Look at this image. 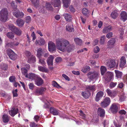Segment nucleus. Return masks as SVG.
<instances>
[{"instance_id": "obj_1", "label": "nucleus", "mask_w": 127, "mask_h": 127, "mask_svg": "<svg viewBox=\"0 0 127 127\" xmlns=\"http://www.w3.org/2000/svg\"><path fill=\"white\" fill-rule=\"evenodd\" d=\"M56 43L57 49L63 52L67 51L70 52L75 49L74 45L70 44L68 41L64 39H57Z\"/></svg>"}, {"instance_id": "obj_2", "label": "nucleus", "mask_w": 127, "mask_h": 127, "mask_svg": "<svg viewBox=\"0 0 127 127\" xmlns=\"http://www.w3.org/2000/svg\"><path fill=\"white\" fill-rule=\"evenodd\" d=\"M0 20L1 21L5 22L8 18V12L7 9L6 8H2L0 11Z\"/></svg>"}, {"instance_id": "obj_3", "label": "nucleus", "mask_w": 127, "mask_h": 127, "mask_svg": "<svg viewBox=\"0 0 127 127\" xmlns=\"http://www.w3.org/2000/svg\"><path fill=\"white\" fill-rule=\"evenodd\" d=\"M9 27L10 30L17 35H20L22 34V31L19 28L14 26L13 25H9Z\"/></svg>"}, {"instance_id": "obj_4", "label": "nucleus", "mask_w": 127, "mask_h": 127, "mask_svg": "<svg viewBox=\"0 0 127 127\" xmlns=\"http://www.w3.org/2000/svg\"><path fill=\"white\" fill-rule=\"evenodd\" d=\"M106 65L110 69L114 68L116 65L115 60L114 59H109L106 63Z\"/></svg>"}, {"instance_id": "obj_5", "label": "nucleus", "mask_w": 127, "mask_h": 127, "mask_svg": "<svg viewBox=\"0 0 127 127\" xmlns=\"http://www.w3.org/2000/svg\"><path fill=\"white\" fill-rule=\"evenodd\" d=\"M7 53L9 58L12 60H15L17 58V55L11 49H8L7 50Z\"/></svg>"}, {"instance_id": "obj_6", "label": "nucleus", "mask_w": 127, "mask_h": 127, "mask_svg": "<svg viewBox=\"0 0 127 127\" xmlns=\"http://www.w3.org/2000/svg\"><path fill=\"white\" fill-rule=\"evenodd\" d=\"M97 73L95 71L89 72L87 74L88 78L90 80H93L95 79L98 75Z\"/></svg>"}, {"instance_id": "obj_7", "label": "nucleus", "mask_w": 127, "mask_h": 127, "mask_svg": "<svg viewBox=\"0 0 127 127\" xmlns=\"http://www.w3.org/2000/svg\"><path fill=\"white\" fill-rule=\"evenodd\" d=\"M110 99L109 97H106L101 102V105L103 107H105L110 104Z\"/></svg>"}, {"instance_id": "obj_8", "label": "nucleus", "mask_w": 127, "mask_h": 127, "mask_svg": "<svg viewBox=\"0 0 127 127\" xmlns=\"http://www.w3.org/2000/svg\"><path fill=\"white\" fill-rule=\"evenodd\" d=\"M48 48L49 51L52 52L56 50L55 44L52 41H49L48 43Z\"/></svg>"}, {"instance_id": "obj_9", "label": "nucleus", "mask_w": 127, "mask_h": 127, "mask_svg": "<svg viewBox=\"0 0 127 127\" xmlns=\"http://www.w3.org/2000/svg\"><path fill=\"white\" fill-rule=\"evenodd\" d=\"M35 83L38 86L41 85L44 83L43 80L39 76H38L34 80Z\"/></svg>"}, {"instance_id": "obj_10", "label": "nucleus", "mask_w": 127, "mask_h": 127, "mask_svg": "<svg viewBox=\"0 0 127 127\" xmlns=\"http://www.w3.org/2000/svg\"><path fill=\"white\" fill-rule=\"evenodd\" d=\"M18 110L17 108L14 107L11 108L9 111V114L12 117H14L18 112Z\"/></svg>"}, {"instance_id": "obj_11", "label": "nucleus", "mask_w": 127, "mask_h": 127, "mask_svg": "<svg viewBox=\"0 0 127 127\" xmlns=\"http://www.w3.org/2000/svg\"><path fill=\"white\" fill-rule=\"evenodd\" d=\"M110 110L112 113L115 114L118 111V106L115 103H113L111 106Z\"/></svg>"}, {"instance_id": "obj_12", "label": "nucleus", "mask_w": 127, "mask_h": 127, "mask_svg": "<svg viewBox=\"0 0 127 127\" xmlns=\"http://www.w3.org/2000/svg\"><path fill=\"white\" fill-rule=\"evenodd\" d=\"M97 113L100 117H104L105 116V110L101 107L97 109Z\"/></svg>"}, {"instance_id": "obj_13", "label": "nucleus", "mask_w": 127, "mask_h": 127, "mask_svg": "<svg viewBox=\"0 0 127 127\" xmlns=\"http://www.w3.org/2000/svg\"><path fill=\"white\" fill-rule=\"evenodd\" d=\"M50 112L54 115H57L59 114L60 111L54 107H51L50 109Z\"/></svg>"}, {"instance_id": "obj_14", "label": "nucleus", "mask_w": 127, "mask_h": 127, "mask_svg": "<svg viewBox=\"0 0 127 127\" xmlns=\"http://www.w3.org/2000/svg\"><path fill=\"white\" fill-rule=\"evenodd\" d=\"M45 41L43 38L40 37L38 39H36L35 42L36 45L42 46L44 45Z\"/></svg>"}, {"instance_id": "obj_15", "label": "nucleus", "mask_w": 127, "mask_h": 127, "mask_svg": "<svg viewBox=\"0 0 127 127\" xmlns=\"http://www.w3.org/2000/svg\"><path fill=\"white\" fill-rule=\"evenodd\" d=\"M120 62L119 66L121 67H125L126 63V58L125 56H123L121 57L120 59Z\"/></svg>"}, {"instance_id": "obj_16", "label": "nucleus", "mask_w": 127, "mask_h": 127, "mask_svg": "<svg viewBox=\"0 0 127 127\" xmlns=\"http://www.w3.org/2000/svg\"><path fill=\"white\" fill-rule=\"evenodd\" d=\"M17 25L20 28L22 27L25 23V21L21 19L18 18L16 20Z\"/></svg>"}, {"instance_id": "obj_17", "label": "nucleus", "mask_w": 127, "mask_h": 127, "mask_svg": "<svg viewBox=\"0 0 127 127\" xmlns=\"http://www.w3.org/2000/svg\"><path fill=\"white\" fill-rule=\"evenodd\" d=\"M38 76V75H36L34 73H30L27 74L26 76V77L31 79L32 80H35Z\"/></svg>"}, {"instance_id": "obj_18", "label": "nucleus", "mask_w": 127, "mask_h": 127, "mask_svg": "<svg viewBox=\"0 0 127 127\" xmlns=\"http://www.w3.org/2000/svg\"><path fill=\"white\" fill-rule=\"evenodd\" d=\"M45 90V88L42 87L40 88L37 89L35 90V93L36 95H41L43 94V91Z\"/></svg>"}, {"instance_id": "obj_19", "label": "nucleus", "mask_w": 127, "mask_h": 127, "mask_svg": "<svg viewBox=\"0 0 127 127\" xmlns=\"http://www.w3.org/2000/svg\"><path fill=\"white\" fill-rule=\"evenodd\" d=\"M36 61V59L35 56L34 55H31V56L28 58L27 62L30 64L35 63Z\"/></svg>"}, {"instance_id": "obj_20", "label": "nucleus", "mask_w": 127, "mask_h": 127, "mask_svg": "<svg viewBox=\"0 0 127 127\" xmlns=\"http://www.w3.org/2000/svg\"><path fill=\"white\" fill-rule=\"evenodd\" d=\"M106 78V79L108 81H111L113 77V73L111 72H108L105 74Z\"/></svg>"}, {"instance_id": "obj_21", "label": "nucleus", "mask_w": 127, "mask_h": 127, "mask_svg": "<svg viewBox=\"0 0 127 127\" xmlns=\"http://www.w3.org/2000/svg\"><path fill=\"white\" fill-rule=\"evenodd\" d=\"M121 19L124 22L127 20V13L125 11H122L120 14Z\"/></svg>"}, {"instance_id": "obj_22", "label": "nucleus", "mask_w": 127, "mask_h": 127, "mask_svg": "<svg viewBox=\"0 0 127 127\" xmlns=\"http://www.w3.org/2000/svg\"><path fill=\"white\" fill-rule=\"evenodd\" d=\"M51 3L55 7H59L60 6L61 4L60 0H52Z\"/></svg>"}, {"instance_id": "obj_23", "label": "nucleus", "mask_w": 127, "mask_h": 127, "mask_svg": "<svg viewBox=\"0 0 127 127\" xmlns=\"http://www.w3.org/2000/svg\"><path fill=\"white\" fill-rule=\"evenodd\" d=\"M54 59L53 56L51 55L48 57L47 59V63L49 65H53V61Z\"/></svg>"}, {"instance_id": "obj_24", "label": "nucleus", "mask_w": 127, "mask_h": 127, "mask_svg": "<svg viewBox=\"0 0 127 127\" xmlns=\"http://www.w3.org/2000/svg\"><path fill=\"white\" fill-rule=\"evenodd\" d=\"M82 96L86 98H88L90 96L91 94L90 92L88 91L82 92Z\"/></svg>"}, {"instance_id": "obj_25", "label": "nucleus", "mask_w": 127, "mask_h": 127, "mask_svg": "<svg viewBox=\"0 0 127 127\" xmlns=\"http://www.w3.org/2000/svg\"><path fill=\"white\" fill-rule=\"evenodd\" d=\"M108 95L111 97H113L115 96V92L113 91H111L110 89H107L106 91Z\"/></svg>"}, {"instance_id": "obj_26", "label": "nucleus", "mask_w": 127, "mask_h": 127, "mask_svg": "<svg viewBox=\"0 0 127 127\" xmlns=\"http://www.w3.org/2000/svg\"><path fill=\"white\" fill-rule=\"evenodd\" d=\"M63 15L66 21L68 22L71 21L72 17L68 13H65L63 14Z\"/></svg>"}, {"instance_id": "obj_27", "label": "nucleus", "mask_w": 127, "mask_h": 127, "mask_svg": "<svg viewBox=\"0 0 127 127\" xmlns=\"http://www.w3.org/2000/svg\"><path fill=\"white\" fill-rule=\"evenodd\" d=\"M9 117L6 114L3 115L2 117V121L4 123H7L9 121Z\"/></svg>"}, {"instance_id": "obj_28", "label": "nucleus", "mask_w": 127, "mask_h": 127, "mask_svg": "<svg viewBox=\"0 0 127 127\" xmlns=\"http://www.w3.org/2000/svg\"><path fill=\"white\" fill-rule=\"evenodd\" d=\"M38 70L40 71L45 72H47L48 71L47 69L45 67L38 66Z\"/></svg>"}, {"instance_id": "obj_29", "label": "nucleus", "mask_w": 127, "mask_h": 127, "mask_svg": "<svg viewBox=\"0 0 127 127\" xmlns=\"http://www.w3.org/2000/svg\"><path fill=\"white\" fill-rule=\"evenodd\" d=\"M112 29V27L109 25L108 27L104 28L103 30V32L104 33H107L110 32Z\"/></svg>"}, {"instance_id": "obj_30", "label": "nucleus", "mask_w": 127, "mask_h": 127, "mask_svg": "<svg viewBox=\"0 0 127 127\" xmlns=\"http://www.w3.org/2000/svg\"><path fill=\"white\" fill-rule=\"evenodd\" d=\"M63 0L64 7L66 8H68L70 3V0Z\"/></svg>"}, {"instance_id": "obj_31", "label": "nucleus", "mask_w": 127, "mask_h": 127, "mask_svg": "<svg viewBox=\"0 0 127 127\" xmlns=\"http://www.w3.org/2000/svg\"><path fill=\"white\" fill-rule=\"evenodd\" d=\"M115 72L116 74V76L118 78H121L122 75V73L120 71L115 70Z\"/></svg>"}, {"instance_id": "obj_32", "label": "nucleus", "mask_w": 127, "mask_h": 127, "mask_svg": "<svg viewBox=\"0 0 127 127\" xmlns=\"http://www.w3.org/2000/svg\"><path fill=\"white\" fill-rule=\"evenodd\" d=\"M37 56L38 57H41L43 51V49L41 48L38 49L37 51Z\"/></svg>"}, {"instance_id": "obj_33", "label": "nucleus", "mask_w": 127, "mask_h": 127, "mask_svg": "<svg viewBox=\"0 0 127 127\" xmlns=\"http://www.w3.org/2000/svg\"><path fill=\"white\" fill-rule=\"evenodd\" d=\"M116 42L115 39L114 38H111L108 42V45H113Z\"/></svg>"}, {"instance_id": "obj_34", "label": "nucleus", "mask_w": 127, "mask_h": 127, "mask_svg": "<svg viewBox=\"0 0 127 127\" xmlns=\"http://www.w3.org/2000/svg\"><path fill=\"white\" fill-rule=\"evenodd\" d=\"M90 70V66H87L83 67L81 70V71L85 73L89 71Z\"/></svg>"}, {"instance_id": "obj_35", "label": "nucleus", "mask_w": 127, "mask_h": 127, "mask_svg": "<svg viewBox=\"0 0 127 127\" xmlns=\"http://www.w3.org/2000/svg\"><path fill=\"white\" fill-rule=\"evenodd\" d=\"M21 70L22 73L26 77V76L28 74L27 73L28 71V70L25 68L23 67L21 68Z\"/></svg>"}, {"instance_id": "obj_36", "label": "nucleus", "mask_w": 127, "mask_h": 127, "mask_svg": "<svg viewBox=\"0 0 127 127\" xmlns=\"http://www.w3.org/2000/svg\"><path fill=\"white\" fill-rule=\"evenodd\" d=\"M66 30L67 31L70 32L73 31L74 29L73 28L71 27L69 25H67L66 26Z\"/></svg>"}, {"instance_id": "obj_37", "label": "nucleus", "mask_w": 127, "mask_h": 127, "mask_svg": "<svg viewBox=\"0 0 127 127\" xmlns=\"http://www.w3.org/2000/svg\"><path fill=\"white\" fill-rule=\"evenodd\" d=\"M82 13L83 15L87 17H88V14L89 13V11L88 9L86 8H83L82 11Z\"/></svg>"}, {"instance_id": "obj_38", "label": "nucleus", "mask_w": 127, "mask_h": 127, "mask_svg": "<svg viewBox=\"0 0 127 127\" xmlns=\"http://www.w3.org/2000/svg\"><path fill=\"white\" fill-rule=\"evenodd\" d=\"M87 89L93 92L95 90V86L91 85L87 87Z\"/></svg>"}, {"instance_id": "obj_39", "label": "nucleus", "mask_w": 127, "mask_h": 127, "mask_svg": "<svg viewBox=\"0 0 127 127\" xmlns=\"http://www.w3.org/2000/svg\"><path fill=\"white\" fill-rule=\"evenodd\" d=\"M74 40L76 43L78 45H80L82 44V40L78 38H74Z\"/></svg>"}, {"instance_id": "obj_40", "label": "nucleus", "mask_w": 127, "mask_h": 127, "mask_svg": "<svg viewBox=\"0 0 127 127\" xmlns=\"http://www.w3.org/2000/svg\"><path fill=\"white\" fill-rule=\"evenodd\" d=\"M118 15V13L116 11H114L111 14L112 17L114 19H115L117 17Z\"/></svg>"}, {"instance_id": "obj_41", "label": "nucleus", "mask_w": 127, "mask_h": 127, "mask_svg": "<svg viewBox=\"0 0 127 127\" xmlns=\"http://www.w3.org/2000/svg\"><path fill=\"white\" fill-rule=\"evenodd\" d=\"M45 6L47 9L48 10H52L53 8L51 5L49 3H47Z\"/></svg>"}, {"instance_id": "obj_42", "label": "nucleus", "mask_w": 127, "mask_h": 127, "mask_svg": "<svg viewBox=\"0 0 127 127\" xmlns=\"http://www.w3.org/2000/svg\"><path fill=\"white\" fill-rule=\"evenodd\" d=\"M106 70V67L104 66H102L100 67V71L101 74L102 75H103Z\"/></svg>"}, {"instance_id": "obj_43", "label": "nucleus", "mask_w": 127, "mask_h": 127, "mask_svg": "<svg viewBox=\"0 0 127 127\" xmlns=\"http://www.w3.org/2000/svg\"><path fill=\"white\" fill-rule=\"evenodd\" d=\"M38 58L39 59V63L40 64L42 65H44L46 64L45 61V60L44 58H42L41 57Z\"/></svg>"}, {"instance_id": "obj_44", "label": "nucleus", "mask_w": 127, "mask_h": 127, "mask_svg": "<svg viewBox=\"0 0 127 127\" xmlns=\"http://www.w3.org/2000/svg\"><path fill=\"white\" fill-rule=\"evenodd\" d=\"M102 124L104 127H108L109 122L106 120H103L102 121Z\"/></svg>"}, {"instance_id": "obj_45", "label": "nucleus", "mask_w": 127, "mask_h": 127, "mask_svg": "<svg viewBox=\"0 0 127 127\" xmlns=\"http://www.w3.org/2000/svg\"><path fill=\"white\" fill-rule=\"evenodd\" d=\"M105 37L104 35H102L101 37L99 43L101 44H103L105 41Z\"/></svg>"}, {"instance_id": "obj_46", "label": "nucleus", "mask_w": 127, "mask_h": 127, "mask_svg": "<svg viewBox=\"0 0 127 127\" xmlns=\"http://www.w3.org/2000/svg\"><path fill=\"white\" fill-rule=\"evenodd\" d=\"M7 36L9 38L12 39L14 37L13 34L11 32H9L6 34Z\"/></svg>"}, {"instance_id": "obj_47", "label": "nucleus", "mask_w": 127, "mask_h": 127, "mask_svg": "<svg viewBox=\"0 0 127 127\" xmlns=\"http://www.w3.org/2000/svg\"><path fill=\"white\" fill-rule=\"evenodd\" d=\"M52 85L54 87L57 88H59L61 87L58 83L55 81H53L52 82Z\"/></svg>"}, {"instance_id": "obj_48", "label": "nucleus", "mask_w": 127, "mask_h": 127, "mask_svg": "<svg viewBox=\"0 0 127 127\" xmlns=\"http://www.w3.org/2000/svg\"><path fill=\"white\" fill-rule=\"evenodd\" d=\"M113 123L115 127H121L122 125V124L121 123L118 121L115 122L114 121Z\"/></svg>"}, {"instance_id": "obj_49", "label": "nucleus", "mask_w": 127, "mask_h": 127, "mask_svg": "<svg viewBox=\"0 0 127 127\" xmlns=\"http://www.w3.org/2000/svg\"><path fill=\"white\" fill-rule=\"evenodd\" d=\"M32 3L35 6L39 4V0H31Z\"/></svg>"}, {"instance_id": "obj_50", "label": "nucleus", "mask_w": 127, "mask_h": 127, "mask_svg": "<svg viewBox=\"0 0 127 127\" xmlns=\"http://www.w3.org/2000/svg\"><path fill=\"white\" fill-rule=\"evenodd\" d=\"M79 112L80 117L83 119H85L86 118V115L83 113V112L81 110L79 111Z\"/></svg>"}, {"instance_id": "obj_51", "label": "nucleus", "mask_w": 127, "mask_h": 127, "mask_svg": "<svg viewBox=\"0 0 127 127\" xmlns=\"http://www.w3.org/2000/svg\"><path fill=\"white\" fill-rule=\"evenodd\" d=\"M19 10L18 9H15V10H13V14L14 16H15V17L18 18V12Z\"/></svg>"}, {"instance_id": "obj_52", "label": "nucleus", "mask_w": 127, "mask_h": 127, "mask_svg": "<svg viewBox=\"0 0 127 127\" xmlns=\"http://www.w3.org/2000/svg\"><path fill=\"white\" fill-rule=\"evenodd\" d=\"M126 98V96H125L124 95H123L120 96L119 100L121 102L124 101Z\"/></svg>"}, {"instance_id": "obj_53", "label": "nucleus", "mask_w": 127, "mask_h": 127, "mask_svg": "<svg viewBox=\"0 0 127 127\" xmlns=\"http://www.w3.org/2000/svg\"><path fill=\"white\" fill-rule=\"evenodd\" d=\"M117 84V83H114L113 82H111L110 84V88L111 89L114 87Z\"/></svg>"}, {"instance_id": "obj_54", "label": "nucleus", "mask_w": 127, "mask_h": 127, "mask_svg": "<svg viewBox=\"0 0 127 127\" xmlns=\"http://www.w3.org/2000/svg\"><path fill=\"white\" fill-rule=\"evenodd\" d=\"M125 29V27H121L120 28L119 31L121 35H123L124 34V30Z\"/></svg>"}, {"instance_id": "obj_55", "label": "nucleus", "mask_w": 127, "mask_h": 127, "mask_svg": "<svg viewBox=\"0 0 127 127\" xmlns=\"http://www.w3.org/2000/svg\"><path fill=\"white\" fill-rule=\"evenodd\" d=\"M18 18H22L24 17V13L22 12H20L19 10L18 11Z\"/></svg>"}, {"instance_id": "obj_56", "label": "nucleus", "mask_w": 127, "mask_h": 127, "mask_svg": "<svg viewBox=\"0 0 127 127\" xmlns=\"http://www.w3.org/2000/svg\"><path fill=\"white\" fill-rule=\"evenodd\" d=\"M15 77L14 76H10L9 78V81L11 82H14L15 81Z\"/></svg>"}, {"instance_id": "obj_57", "label": "nucleus", "mask_w": 127, "mask_h": 127, "mask_svg": "<svg viewBox=\"0 0 127 127\" xmlns=\"http://www.w3.org/2000/svg\"><path fill=\"white\" fill-rule=\"evenodd\" d=\"M11 5L13 8V10H15V8L17 9V6L16 5H15V3L14 1H13L11 3Z\"/></svg>"}, {"instance_id": "obj_58", "label": "nucleus", "mask_w": 127, "mask_h": 127, "mask_svg": "<svg viewBox=\"0 0 127 127\" xmlns=\"http://www.w3.org/2000/svg\"><path fill=\"white\" fill-rule=\"evenodd\" d=\"M25 53L26 56L28 58L31 57V55H32L31 54V53L29 51H26Z\"/></svg>"}, {"instance_id": "obj_59", "label": "nucleus", "mask_w": 127, "mask_h": 127, "mask_svg": "<svg viewBox=\"0 0 127 127\" xmlns=\"http://www.w3.org/2000/svg\"><path fill=\"white\" fill-rule=\"evenodd\" d=\"M26 22L27 23H29L31 20V17L29 16H28L25 17Z\"/></svg>"}, {"instance_id": "obj_60", "label": "nucleus", "mask_w": 127, "mask_h": 127, "mask_svg": "<svg viewBox=\"0 0 127 127\" xmlns=\"http://www.w3.org/2000/svg\"><path fill=\"white\" fill-rule=\"evenodd\" d=\"M29 86L30 89L32 90L35 87V86L33 83H30Z\"/></svg>"}, {"instance_id": "obj_61", "label": "nucleus", "mask_w": 127, "mask_h": 127, "mask_svg": "<svg viewBox=\"0 0 127 127\" xmlns=\"http://www.w3.org/2000/svg\"><path fill=\"white\" fill-rule=\"evenodd\" d=\"M100 49L99 47L97 46L95 47L94 48V52L95 53H98Z\"/></svg>"}, {"instance_id": "obj_62", "label": "nucleus", "mask_w": 127, "mask_h": 127, "mask_svg": "<svg viewBox=\"0 0 127 127\" xmlns=\"http://www.w3.org/2000/svg\"><path fill=\"white\" fill-rule=\"evenodd\" d=\"M17 90L16 89L14 91H12V93L13 94L14 97H17L18 96V95L17 93Z\"/></svg>"}, {"instance_id": "obj_63", "label": "nucleus", "mask_w": 127, "mask_h": 127, "mask_svg": "<svg viewBox=\"0 0 127 127\" xmlns=\"http://www.w3.org/2000/svg\"><path fill=\"white\" fill-rule=\"evenodd\" d=\"M31 36L32 37V40L34 41L36 38V35L34 32H32L31 34Z\"/></svg>"}, {"instance_id": "obj_64", "label": "nucleus", "mask_w": 127, "mask_h": 127, "mask_svg": "<svg viewBox=\"0 0 127 127\" xmlns=\"http://www.w3.org/2000/svg\"><path fill=\"white\" fill-rule=\"evenodd\" d=\"M30 126L31 127H37V125L35 123L32 122L30 123Z\"/></svg>"}]
</instances>
